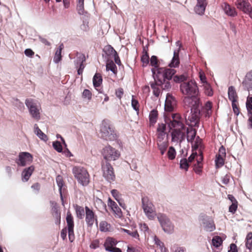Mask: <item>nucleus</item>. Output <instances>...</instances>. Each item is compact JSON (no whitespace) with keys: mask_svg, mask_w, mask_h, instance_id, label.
Returning a JSON list of instances; mask_svg holds the SVG:
<instances>
[{"mask_svg":"<svg viewBox=\"0 0 252 252\" xmlns=\"http://www.w3.org/2000/svg\"><path fill=\"white\" fill-rule=\"evenodd\" d=\"M206 106L207 108L205 111V117H209L211 115V112H210L212 109L211 102L207 101L206 103Z\"/></svg>","mask_w":252,"mask_h":252,"instance_id":"nucleus-55","label":"nucleus"},{"mask_svg":"<svg viewBox=\"0 0 252 252\" xmlns=\"http://www.w3.org/2000/svg\"><path fill=\"white\" fill-rule=\"evenodd\" d=\"M154 241L155 244L159 247L161 252H168V250L165 248L164 243L162 242L157 236H154Z\"/></svg>","mask_w":252,"mask_h":252,"instance_id":"nucleus-38","label":"nucleus"},{"mask_svg":"<svg viewBox=\"0 0 252 252\" xmlns=\"http://www.w3.org/2000/svg\"><path fill=\"white\" fill-rule=\"evenodd\" d=\"M238 208V202H234L231 203V204L229 207V212L231 213L232 214H234L237 209Z\"/></svg>","mask_w":252,"mask_h":252,"instance_id":"nucleus-56","label":"nucleus"},{"mask_svg":"<svg viewBox=\"0 0 252 252\" xmlns=\"http://www.w3.org/2000/svg\"><path fill=\"white\" fill-rule=\"evenodd\" d=\"M188 155L187 152L185 155H184V157L182 158L180 161V168L182 170H184L186 171H188L189 168V162L187 159L186 157Z\"/></svg>","mask_w":252,"mask_h":252,"instance_id":"nucleus-33","label":"nucleus"},{"mask_svg":"<svg viewBox=\"0 0 252 252\" xmlns=\"http://www.w3.org/2000/svg\"><path fill=\"white\" fill-rule=\"evenodd\" d=\"M199 78L202 84H208L206 75L202 71L199 72Z\"/></svg>","mask_w":252,"mask_h":252,"instance_id":"nucleus-62","label":"nucleus"},{"mask_svg":"<svg viewBox=\"0 0 252 252\" xmlns=\"http://www.w3.org/2000/svg\"><path fill=\"white\" fill-rule=\"evenodd\" d=\"M56 182L58 185V187L59 188V192H62L63 190V188L64 186V184L63 179V177L60 176L58 175L57 176L56 178Z\"/></svg>","mask_w":252,"mask_h":252,"instance_id":"nucleus-47","label":"nucleus"},{"mask_svg":"<svg viewBox=\"0 0 252 252\" xmlns=\"http://www.w3.org/2000/svg\"><path fill=\"white\" fill-rule=\"evenodd\" d=\"M86 61V58L84 54L77 52L76 59L74 61V65L83 64L85 63Z\"/></svg>","mask_w":252,"mask_h":252,"instance_id":"nucleus-36","label":"nucleus"},{"mask_svg":"<svg viewBox=\"0 0 252 252\" xmlns=\"http://www.w3.org/2000/svg\"><path fill=\"white\" fill-rule=\"evenodd\" d=\"M171 133L172 142H178L181 136L182 131L180 129L173 128Z\"/></svg>","mask_w":252,"mask_h":252,"instance_id":"nucleus-37","label":"nucleus"},{"mask_svg":"<svg viewBox=\"0 0 252 252\" xmlns=\"http://www.w3.org/2000/svg\"><path fill=\"white\" fill-rule=\"evenodd\" d=\"M89 19H83V23L80 26V29L83 31L87 32L89 30Z\"/></svg>","mask_w":252,"mask_h":252,"instance_id":"nucleus-53","label":"nucleus"},{"mask_svg":"<svg viewBox=\"0 0 252 252\" xmlns=\"http://www.w3.org/2000/svg\"><path fill=\"white\" fill-rule=\"evenodd\" d=\"M73 207L75 210L76 217L79 219H83L85 216V211L84 208L77 204H73Z\"/></svg>","mask_w":252,"mask_h":252,"instance_id":"nucleus-35","label":"nucleus"},{"mask_svg":"<svg viewBox=\"0 0 252 252\" xmlns=\"http://www.w3.org/2000/svg\"><path fill=\"white\" fill-rule=\"evenodd\" d=\"M66 221L67 223V228H74V223L73 218L69 211H68L66 214Z\"/></svg>","mask_w":252,"mask_h":252,"instance_id":"nucleus-39","label":"nucleus"},{"mask_svg":"<svg viewBox=\"0 0 252 252\" xmlns=\"http://www.w3.org/2000/svg\"><path fill=\"white\" fill-rule=\"evenodd\" d=\"M75 67L77 68V74L78 75H82L84 70V69L85 68V65L84 64H78L77 65H75Z\"/></svg>","mask_w":252,"mask_h":252,"instance_id":"nucleus-59","label":"nucleus"},{"mask_svg":"<svg viewBox=\"0 0 252 252\" xmlns=\"http://www.w3.org/2000/svg\"><path fill=\"white\" fill-rule=\"evenodd\" d=\"M102 155L106 162H109L110 160H115L120 156L119 151L109 145L103 148Z\"/></svg>","mask_w":252,"mask_h":252,"instance_id":"nucleus-7","label":"nucleus"},{"mask_svg":"<svg viewBox=\"0 0 252 252\" xmlns=\"http://www.w3.org/2000/svg\"><path fill=\"white\" fill-rule=\"evenodd\" d=\"M157 218L164 232L167 234H172L174 225L170 220L164 214H158Z\"/></svg>","mask_w":252,"mask_h":252,"instance_id":"nucleus-6","label":"nucleus"},{"mask_svg":"<svg viewBox=\"0 0 252 252\" xmlns=\"http://www.w3.org/2000/svg\"><path fill=\"white\" fill-rule=\"evenodd\" d=\"M222 240L219 236H215L212 239V244L216 248H218L222 244Z\"/></svg>","mask_w":252,"mask_h":252,"instance_id":"nucleus-41","label":"nucleus"},{"mask_svg":"<svg viewBox=\"0 0 252 252\" xmlns=\"http://www.w3.org/2000/svg\"><path fill=\"white\" fill-rule=\"evenodd\" d=\"M103 176L109 183L115 180V175L113 168L109 162H106L105 166L102 165Z\"/></svg>","mask_w":252,"mask_h":252,"instance_id":"nucleus-11","label":"nucleus"},{"mask_svg":"<svg viewBox=\"0 0 252 252\" xmlns=\"http://www.w3.org/2000/svg\"><path fill=\"white\" fill-rule=\"evenodd\" d=\"M106 71H111L114 74L117 75L118 73L117 67L112 60H107L106 64Z\"/></svg>","mask_w":252,"mask_h":252,"instance_id":"nucleus-31","label":"nucleus"},{"mask_svg":"<svg viewBox=\"0 0 252 252\" xmlns=\"http://www.w3.org/2000/svg\"><path fill=\"white\" fill-rule=\"evenodd\" d=\"M236 103L237 102H231V105L233 113L236 116H238L239 114H240V110Z\"/></svg>","mask_w":252,"mask_h":252,"instance_id":"nucleus-57","label":"nucleus"},{"mask_svg":"<svg viewBox=\"0 0 252 252\" xmlns=\"http://www.w3.org/2000/svg\"><path fill=\"white\" fill-rule=\"evenodd\" d=\"M35 167L34 165H32L28 167L24 168L21 174L22 180L23 182H28L32 174Z\"/></svg>","mask_w":252,"mask_h":252,"instance_id":"nucleus-22","label":"nucleus"},{"mask_svg":"<svg viewBox=\"0 0 252 252\" xmlns=\"http://www.w3.org/2000/svg\"><path fill=\"white\" fill-rule=\"evenodd\" d=\"M50 203L52 205V211L54 213V217L55 219V223L56 225H59L61 223V213L58 210L57 203L53 201H50Z\"/></svg>","mask_w":252,"mask_h":252,"instance_id":"nucleus-24","label":"nucleus"},{"mask_svg":"<svg viewBox=\"0 0 252 252\" xmlns=\"http://www.w3.org/2000/svg\"><path fill=\"white\" fill-rule=\"evenodd\" d=\"M111 193L112 196L115 198V199L118 202L121 198H120L119 195V192L116 189H113L111 190Z\"/></svg>","mask_w":252,"mask_h":252,"instance_id":"nucleus-61","label":"nucleus"},{"mask_svg":"<svg viewBox=\"0 0 252 252\" xmlns=\"http://www.w3.org/2000/svg\"><path fill=\"white\" fill-rule=\"evenodd\" d=\"M203 164H197L195 163L193 164V170L196 174L200 175L202 172Z\"/></svg>","mask_w":252,"mask_h":252,"instance_id":"nucleus-51","label":"nucleus"},{"mask_svg":"<svg viewBox=\"0 0 252 252\" xmlns=\"http://www.w3.org/2000/svg\"><path fill=\"white\" fill-rule=\"evenodd\" d=\"M207 5L206 0H197V4L194 8L196 14L203 15L204 14Z\"/></svg>","mask_w":252,"mask_h":252,"instance_id":"nucleus-20","label":"nucleus"},{"mask_svg":"<svg viewBox=\"0 0 252 252\" xmlns=\"http://www.w3.org/2000/svg\"><path fill=\"white\" fill-rule=\"evenodd\" d=\"M180 49L179 48L177 50H175L173 53V56L168 64V66L171 68L179 67L180 64L179 58V52Z\"/></svg>","mask_w":252,"mask_h":252,"instance_id":"nucleus-17","label":"nucleus"},{"mask_svg":"<svg viewBox=\"0 0 252 252\" xmlns=\"http://www.w3.org/2000/svg\"><path fill=\"white\" fill-rule=\"evenodd\" d=\"M188 78V76L185 73L179 75L175 74L173 81L176 83H181L180 91L183 94L187 95L184 97L183 102L185 105L190 108V116L188 117V120L194 122V126L198 127L201 115V103L198 97L199 89L194 80L183 82Z\"/></svg>","mask_w":252,"mask_h":252,"instance_id":"nucleus-1","label":"nucleus"},{"mask_svg":"<svg viewBox=\"0 0 252 252\" xmlns=\"http://www.w3.org/2000/svg\"><path fill=\"white\" fill-rule=\"evenodd\" d=\"M103 79L101 75L99 73H95L93 78V84L94 87L96 89V88L100 87L102 83Z\"/></svg>","mask_w":252,"mask_h":252,"instance_id":"nucleus-30","label":"nucleus"},{"mask_svg":"<svg viewBox=\"0 0 252 252\" xmlns=\"http://www.w3.org/2000/svg\"><path fill=\"white\" fill-rule=\"evenodd\" d=\"M140 60L143 63V67H146L147 64L149 63L150 58L148 51H145V52L143 54L142 56L140 58Z\"/></svg>","mask_w":252,"mask_h":252,"instance_id":"nucleus-42","label":"nucleus"},{"mask_svg":"<svg viewBox=\"0 0 252 252\" xmlns=\"http://www.w3.org/2000/svg\"><path fill=\"white\" fill-rule=\"evenodd\" d=\"M152 204L149 203L148 199L146 197H142V206L144 212L150 220L154 219L155 215L153 213V210L152 208Z\"/></svg>","mask_w":252,"mask_h":252,"instance_id":"nucleus-13","label":"nucleus"},{"mask_svg":"<svg viewBox=\"0 0 252 252\" xmlns=\"http://www.w3.org/2000/svg\"><path fill=\"white\" fill-rule=\"evenodd\" d=\"M85 220L87 226L92 227L94 223V219L96 217V215L89 207L85 206Z\"/></svg>","mask_w":252,"mask_h":252,"instance_id":"nucleus-15","label":"nucleus"},{"mask_svg":"<svg viewBox=\"0 0 252 252\" xmlns=\"http://www.w3.org/2000/svg\"><path fill=\"white\" fill-rule=\"evenodd\" d=\"M25 104L32 118L37 120H39L41 118L39 110L37 107L36 104L34 102V100L32 98H27L25 100Z\"/></svg>","mask_w":252,"mask_h":252,"instance_id":"nucleus-10","label":"nucleus"},{"mask_svg":"<svg viewBox=\"0 0 252 252\" xmlns=\"http://www.w3.org/2000/svg\"><path fill=\"white\" fill-rule=\"evenodd\" d=\"M33 157L32 154L28 152L19 153L18 158L15 159V163L18 166L25 167L33 161Z\"/></svg>","mask_w":252,"mask_h":252,"instance_id":"nucleus-9","label":"nucleus"},{"mask_svg":"<svg viewBox=\"0 0 252 252\" xmlns=\"http://www.w3.org/2000/svg\"><path fill=\"white\" fill-rule=\"evenodd\" d=\"M246 106L248 116H252V96L247 98Z\"/></svg>","mask_w":252,"mask_h":252,"instance_id":"nucleus-45","label":"nucleus"},{"mask_svg":"<svg viewBox=\"0 0 252 252\" xmlns=\"http://www.w3.org/2000/svg\"><path fill=\"white\" fill-rule=\"evenodd\" d=\"M222 8L225 14L229 16L235 17L237 15L235 8L226 2L224 3Z\"/></svg>","mask_w":252,"mask_h":252,"instance_id":"nucleus-25","label":"nucleus"},{"mask_svg":"<svg viewBox=\"0 0 252 252\" xmlns=\"http://www.w3.org/2000/svg\"><path fill=\"white\" fill-rule=\"evenodd\" d=\"M201 116H202V114L201 115L200 117H201ZM200 118L201 117H200L199 121L200 120ZM186 124L188 126H190L191 127H192L193 126L195 127V126H194V124H189V122H188V121L187 120L186 121ZM189 122L190 123H192V122H190V121H189ZM193 123H194V122H193ZM199 125H200V124H199ZM195 127L198 128L199 127L195 126ZM186 133H187V140L188 142L192 143L194 140L195 137H196V133H197V130H195V129H193V128H186Z\"/></svg>","mask_w":252,"mask_h":252,"instance_id":"nucleus-14","label":"nucleus"},{"mask_svg":"<svg viewBox=\"0 0 252 252\" xmlns=\"http://www.w3.org/2000/svg\"><path fill=\"white\" fill-rule=\"evenodd\" d=\"M34 134L41 140L46 142L48 140V137L39 128L37 124L34 125Z\"/></svg>","mask_w":252,"mask_h":252,"instance_id":"nucleus-29","label":"nucleus"},{"mask_svg":"<svg viewBox=\"0 0 252 252\" xmlns=\"http://www.w3.org/2000/svg\"><path fill=\"white\" fill-rule=\"evenodd\" d=\"M215 162L216 168H219L224 165V160L221 155H216Z\"/></svg>","mask_w":252,"mask_h":252,"instance_id":"nucleus-40","label":"nucleus"},{"mask_svg":"<svg viewBox=\"0 0 252 252\" xmlns=\"http://www.w3.org/2000/svg\"><path fill=\"white\" fill-rule=\"evenodd\" d=\"M168 147V144L165 142H162L160 144H158V147L160 151L161 155H163L166 151Z\"/></svg>","mask_w":252,"mask_h":252,"instance_id":"nucleus-48","label":"nucleus"},{"mask_svg":"<svg viewBox=\"0 0 252 252\" xmlns=\"http://www.w3.org/2000/svg\"><path fill=\"white\" fill-rule=\"evenodd\" d=\"M101 138L107 141H114L118 139V135L115 127L108 119H104L100 124Z\"/></svg>","mask_w":252,"mask_h":252,"instance_id":"nucleus-2","label":"nucleus"},{"mask_svg":"<svg viewBox=\"0 0 252 252\" xmlns=\"http://www.w3.org/2000/svg\"><path fill=\"white\" fill-rule=\"evenodd\" d=\"M131 106L133 110H134L137 112H138L139 111V104L138 101L134 98V96L133 95H132L131 99Z\"/></svg>","mask_w":252,"mask_h":252,"instance_id":"nucleus-49","label":"nucleus"},{"mask_svg":"<svg viewBox=\"0 0 252 252\" xmlns=\"http://www.w3.org/2000/svg\"><path fill=\"white\" fill-rule=\"evenodd\" d=\"M207 85L205 87V94L208 96H211L213 95V89H212V87H211V86L210 85V84H207Z\"/></svg>","mask_w":252,"mask_h":252,"instance_id":"nucleus-58","label":"nucleus"},{"mask_svg":"<svg viewBox=\"0 0 252 252\" xmlns=\"http://www.w3.org/2000/svg\"><path fill=\"white\" fill-rule=\"evenodd\" d=\"M176 105L177 101L175 97L170 93H167L165 101L164 111L166 112L174 111Z\"/></svg>","mask_w":252,"mask_h":252,"instance_id":"nucleus-12","label":"nucleus"},{"mask_svg":"<svg viewBox=\"0 0 252 252\" xmlns=\"http://www.w3.org/2000/svg\"><path fill=\"white\" fill-rule=\"evenodd\" d=\"M176 151L175 148L173 146L169 147L167 153V156L169 159L173 160L175 158Z\"/></svg>","mask_w":252,"mask_h":252,"instance_id":"nucleus-44","label":"nucleus"},{"mask_svg":"<svg viewBox=\"0 0 252 252\" xmlns=\"http://www.w3.org/2000/svg\"><path fill=\"white\" fill-rule=\"evenodd\" d=\"M158 117V111L157 109H152L149 114V119L151 126H154L157 122Z\"/></svg>","mask_w":252,"mask_h":252,"instance_id":"nucleus-32","label":"nucleus"},{"mask_svg":"<svg viewBox=\"0 0 252 252\" xmlns=\"http://www.w3.org/2000/svg\"><path fill=\"white\" fill-rule=\"evenodd\" d=\"M99 247V241L98 239L93 240L90 244V247L92 249H96Z\"/></svg>","mask_w":252,"mask_h":252,"instance_id":"nucleus-60","label":"nucleus"},{"mask_svg":"<svg viewBox=\"0 0 252 252\" xmlns=\"http://www.w3.org/2000/svg\"><path fill=\"white\" fill-rule=\"evenodd\" d=\"M158 82V86L162 88L163 90L169 91L171 88V85L169 81L162 80V79H156Z\"/></svg>","mask_w":252,"mask_h":252,"instance_id":"nucleus-34","label":"nucleus"},{"mask_svg":"<svg viewBox=\"0 0 252 252\" xmlns=\"http://www.w3.org/2000/svg\"><path fill=\"white\" fill-rule=\"evenodd\" d=\"M236 4L238 9L247 13L252 8L248 0H237Z\"/></svg>","mask_w":252,"mask_h":252,"instance_id":"nucleus-23","label":"nucleus"},{"mask_svg":"<svg viewBox=\"0 0 252 252\" xmlns=\"http://www.w3.org/2000/svg\"><path fill=\"white\" fill-rule=\"evenodd\" d=\"M76 9L78 14L83 16V19H89L90 14L84 9V0H78Z\"/></svg>","mask_w":252,"mask_h":252,"instance_id":"nucleus-21","label":"nucleus"},{"mask_svg":"<svg viewBox=\"0 0 252 252\" xmlns=\"http://www.w3.org/2000/svg\"><path fill=\"white\" fill-rule=\"evenodd\" d=\"M52 146L53 148L59 153L63 152V146L60 141L56 140L52 142Z\"/></svg>","mask_w":252,"mask_h":252,"instance_id":"nucleus-46","label":"nucleus"},{"mask_svg":"<svg viewBox=\"0 0 252 252\" xmlns=\"http://www.w3.org/2000/svg\"><path fill=\"white\" fill-rule=\"evenodd\" d=\"M227 93L228 99L231 102H237L238 96L234 86H230L228 87Z\"/></svg>","mask_w":252,"mask_h":252,"instance_id":"nucleus-28","label":"nucleus"},{"mask_svg":"<svg viewBox=\"0 0 252 252\" xmlns=\"http://www.w3.org/2000/svg\"><path fill=\"white\" fill-rule=\"evenodd\" d=\"M110 227V224L108 223L106 221H102L99 223V230L101 232H107L109 231Z\"/></svg>","mask_w":252,"mask_h":252,"instance_id":"nucleus-43","label":"nucleus"},{"mask_svg":"<svg viewBox=\"0 0 252 252\" xmlns=\"http://www.w3.org/2000/svg\"><path fill=\"white\" fill-rule=\"evenodd\" d=\"M104 243H106V244H108L109 245L112 246L114 247H116V246L118 244V242L116 240L110 237H107Z\"/></svg>","mask_w":252,"mask_h":252,"instance_id":"nucleus-50","label":"nucleus"},{"mask_svg":"<svg viewBox=\"0 0 252 252\" xmlns=\"http://www.w3.org/2000/svg\"><path fill=\"white\" fill-rule=\"evenodd\" d=\"M198 220L206 231L212 232L216 229V225L212 217L201 213L199 216Z\"/></svg>","mask_w":252,"mask_h":252,"instance_id":"nucleus-5","label":"nucleus"},{"mask_svg":"<svg viewBox=\"0 0 252 252\" xmlns=\"http://www.w3.org/2000/svg\"><path fill=\"white\" fill-rule=\"evenodd\" d=\"M150 65L153 67L151 69V72L152 73L153 78H157L156 72L158 71L160 67L159 60H158V57L156 55H152L150 59Z\"/></svg>","mask_w":252,"mask_h":252,"instance_id":"nucleus-16","label":"nucleus"},{"mask_svg":"<svg viewBox=\"0 0 252 252\" xmlns=\"http://www.w3.org/2000/svg\"><path fill=\"white\" fill-rule=\"evenodd\" d=\"M69 241L72 243L75 239L74 228H67Z\"/></svg>","mask_w":252,"mask_h":252,"instance_id":"nucleus-54","label":"nucleus"},{"mask_svg":"<svg viewBox=\"0 0 252 252\" xmlns=\"http://www.w3.org/2000/svg\"><path fill=\"white\" fill-rule=\"evenodd\" d=\"M102 51L103 52L102 57L105 58L113 57L115 53H117L110 45L105 46L103 49Z\"/></svg>","mask_w":252,"mask_h":252,"instance_id":"nucleus-26","label":"nucleus"},{"mask_svg":"<svg viewBox=\"0 0 252 252\" xmlns=\"http://www.w3.org/2000/svg\"><path fill=\"white\" fill-rule=\"evenodd\" d=\"M124 94V90L122 88H119L118 90H116L115 94L116 96L119 99H121L122 97V96Z\"/></svg>","mask_w":252,"mask_h":252,"instance_id":"nucleus-64","label":"nucleus"},{"mask_svg":"<svg viewBox=\"0 0 252 252\" xmlns=\"http://www.w3.org/2000/svg\"><path fill=\"white\" fill-rule=\"evenodd\" d=\"M166 125L161 123L158 124V127L157 128V131L158 132V138L159 141H161L164 139V136L166 134Z\"/></svg>","mask_w":252,"mask_h":252,"instance_id":"nucleus-27","label":"nucleus"},{"mask_svg":"<svg viewBox=\"0 0 252 252\" xmlns=\"http://www.w3.org/2000/svg\"><path fill=\"white\" fill-rule=\"evenodd\" d=\"M242 84L245 90H252V70L246 74Z\"/></svg>","mask_w":252,"mask_h":252,"instance_id":"nucleus-19","label":"nucleus"},{"mask_svg":"<svg viewBox=\"0 0 252 252\" xmlns=\"http://www.w3.org/2000/svg\"><path fill=\"white\" fill-rule=\"evenodd\" d=\"M228 252H238L236 245L231 243L228 247Z\"/></svg>","mask_w":252,"mask_h":252,"instance_id":"nucleus-63","label":"nucleus"},{"mask_svg":"<svg viewBox=\"0 0 252 252\" xmlns=\"http://www.w3.org/2000/svg\"><path fill=\"white\" fill-rule=\"evenodd\" d=\"M176 73V70L174 68L161 67L159 68L156 72L157 78H153L155 81H156V79H161L159 76L161 75L163 78L162 80L170 81L173 79Z\"/></svg>","mask_w":252,"mask_h":252,"instance_id":"nucleus-8","label":"nucleus"},{"mask_svg":"<svg viewBox=\"0 0 252 252\" xmlns=\"http://www.w3.org/2000/svg\"><path fill=\"white\" fill-rule=\"evenodd\" d=\"M72 173L80 185L87 186L89 184V174L84 167L75 166L72 168Z\"/></svg>","mask_w":252,"mask_h":252,"instance_id":"nucleus-4","label":"nucleus"},{"mask_svg":"<svg viewBox=\"0 0 252 252\" xmlns=\"http://www.w3.org/2000/svg\"><path fill=\"white\" fill-rule=\"evenodd\" d=\"M108 206L111 211L118 216L119 218H121L122 216V212L117 203L113 201L110 197L108 199Z\"/></svg>","mask_w":252,"mask_h":252,"instance_id":"nucleus-18","label":"nucleus"},{"mask_svg":"<svg viewBox=\"0 0 252 252\" xmlns=\"http://www.w3.org/2000/svg\"><path fill=\"white\" fill-rule=\"evenodd\" d=\"M92 93L88 89H85L82 93V97L84 98H87L88 100H90L92 99Z\"/></svg>","mask_w":252,"mask_h":252,"instance_id":"nucleus-52","label":"nucleus"},{"mask_svg":"<svg viewBox=\"0 0 252 252\" xmlns=\"http://www.w3.org/2000/svg\"><path fill=\"white\" fill-rule=\"evenodd\" d=\"M163 118L164 122L167 125L169 130H171L177 126L180 127L182 130H185L186 128V126L183 123V118L178 113L172 114L171 116L172 119L166 116L165 113H164Z\"/></svg>","mask_w":252,"mask_h":252,"instance_id":"nucleus-3","label":"nucleus"}]
</instances>
